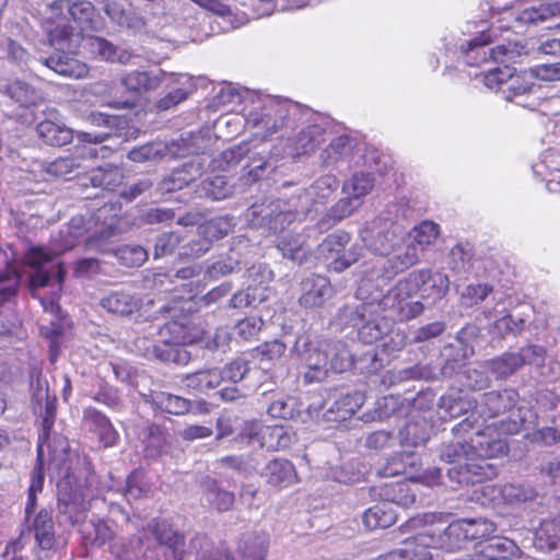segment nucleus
Here are the masks:
<instances>
[{
  "mask_svg": "<svg viewBox=\"0 0 560 560\" xmlns=\"http://www.w3.org/2000/svg\"><path fill=\"white\" fill-rule=\"evenodd\" d=\"M425 279H429V269L413 270L406 278L399 280L396 284V296L399 300L411 298L422 293V287Z\"/></svg>",
  "mask_w": 560,
  "mask_h": 560,
  "instance_id": "obj_37",
  "label": "nucleus"
},
{
  "mask_svg": "<svg viewBox=\"0 0 560 560\" xmlns=\"http://www.w3.org/2000/svg\"><path fill=\"white\" fill-rule=\"evenodd\" d=\"M260 326L261 319L256 317H245L236 324V331L240 337L248 340L258 334Z\"/></svg>",
  "mask_w": 560,
  "mask_h": 560,
  "instance_id": "obj_60",
  "label": "nucleus"
},
{
  "mask_svg": "<svg viewBox=\"0 0 560 560\" xmlns=\"http://www.w3.org/2000/svg\"><path fill=\"white\" fill-rule=\"evenodd\" d=\"M101 264L97 258H81L74 264L75 277H91L100 273Z\"/></svg>",
  "mask_w": 560,
  "mask_h": 560,
  "instance_id": "obj_61",
  "label": "nucleus"
},
{
  "mask_svg": "<svg viewBox=\"0 0 560 560\" xmlns=\"http://www.w3.org/2000/svg\"><path fill=\"white\" fill-rule=\"evenodd\" d=\"M534 546L545 552L560 548V515L540 522L535 530Z\"/></svg>",
  "mask_w": 560,
  "mask_h": 560,
  "instance_id": "obj_22",
  "label": "nucleus"
},
{
  "mask_svg": "<svg viewBox=\"0 0 560 560\" xmlns=\"http://www.w3.org/2000/svg\"><path fill=\"white\" fill-rule=\"evenodd\" d=\"M109 553L114 560H138L132 541L124 537L109 542Z\"/></svg>",
  "mask_w": 560,
  "mask_h": 560,
  "instance_id": "obj_51",
  "label": "nucleus"
},
{
  "mask_svg": "<svg viewBox=\"0 0 560 560\" xmlns=\"http://www.w3.org/2000/svg\"><path fill=\"white\" fill-rule=\"evenodd\" d=\"M83 421L89 424L90 432L97 436L104 448L113 447L119 442V433L109 418L94 407L83 410Z\"/></svg>",
  "mask_w": 560,
  "mask_h": 560,
  "instance_id": "obj_13",
  "label": "nucleus"
},
{
  "mask_svg": "<svg viewBox=\"0 0 560 560\" xmlns=\"http://www.w3.org/2000/svg\"><path fill=\"white\" fill-rule=\"evenodd\" d=\"M105 14L120 26L132 25V3L129 0H94Z\"/></svg>",
  "mask_w": 560,
  "mask_h": 560,
  "instance_id": "obj_33",
  "label": "nucleus"
},
{
  "mask_svg": "<svg viewBox=\"0 0 560 560\" xmlns=\"http://www.w3.org/2000/svg\"><path fill=\"white\" fill-rule=\"evenodd\" d=\"M374 187V178L369 173H357L351 178V194L355 198L368 195Z\"/></svg>",
  "mask_w": 560,
  "mask_h": 560,
  "instance_id": "obj_56",
  "label": "nucleus"
},
{
  "mask_svg": "<svg viewBox=\"0 0 560 560\" xmlns=\"http://www.w3.org/2000/svg\"><path fill=\"white\" fill-rule=\"evenodd\" d=\"M33 532L35 546L39 551H54L57 547V536L55 523L51 514L46 510H40L33 522Z\"/></svg>",
  "mask_w": 560,
  "mask_h": 560,
  "instance_id": "obj_20",
  "label": "nucleus"
},
{
  "mask_svg": "<svg viewBox=\"0 0 560 560\" xmlns=\"http://www.w3.org/2000/svg\"><path fill=\"white\" fill-rule=\"evenodd\" d=\"M78 533L81 546L86 550L100 549L106 544L112 542L116 537L110 521L98 516H93L82 522L78 527Z\"/></svg>",
  "mask_w": 560,
  "mask_h": 560,
  "instance_id": "obj_8",
  "label": "nucleus"
},
{
  "mask_svg": "<svg viewBox=\"0 0 560 560\" xmlns=\"http://www.w3.org/2000/svg\"><path fill=\"white\" fill-rule=\"evenodd\" d=\"M353 212V206L350 198H341L334 206L329 208L326 213L328 220L332 223L339 222L342 219L351 215Z\"/></svg>",
  "mask_w": 560,
  "mask_h": 560,
  "instance_id": "obj_58",
  "label": "nucleus"
},
{
  "mask_svg": "<svg viewBox=\"0 0 560 560\" xmlns=\"http://www.w3.org/2000/svg\"><path fill=\"white\" fill-rule=\"evenodd\" d=\"M430 535L425 530L406 539L398 549L381 557V560H433Z\"/></svg>",
  "mask_w": 560,
  "mask_h": 560,
  "instance_id": "obj_12",
  "label": "nucleus"
},
{
  "mask_svg": "<svg viewBox=\"0 0 560 560\" xmlns=\"http://www.w3.org/2000/svg\"><path fill=\"white\" fill-rule=\"evenodd\" d=\"M191 165H184L174 170L168 176L163 178L159 184V189L163 194L180 190L195 180L194 174L190 172Z\"/></svg>",
  "mask_w": 560,
  "mask_h": 560,
  "instance_id": "obj_39",
  "label": "nucleus"
},
{
  "mask_svg": "<svg viewBox=\"0 0 560 560\" xmlns=\"http://www.w3.org/2000/svg\"><path fill=\"white\" fill-rule=\"evenodd\" d=\"M200 234L202 238H198L188 244L190 247L189 252H184V255L191 257H199L210 248V242L212 240H220L226 236L231 230V221L225 217H218L207 221L200 228Z\"/></svg>",
  "mask_w": 560,
  "mask_h": 560,
  "instance_id": "obj_11",
  "label": "nucleus"
},
{
  "mask_svg": "<svg viewBox=\"0 0 560 560\" xmlns=\"http://www.w3.org/2000/svg\"><path fill=\"white\" fill-rule=\"evenodd\" d=\"M221 466L241 474H253L257 470V462L249 454L228 455L219 460Z\"/></svg>",
  "mask_w": 560,
  "mask_h": 560,
  "instance_id": "obj_44",
  "label": "nucleus"
},
{
  "mask_svg": "<svg viewBox=\"0 0 560 560\" xmlns=\"http://www.w3.org/2000/svg\"><path fill=\"white\" fill-rule=\"evenodd\" d=\"M533 74L545 81L560 80V62L552 65H539L532 69Z\"/></svg>",
  "mask_w": 560,
  "mask_h": 560,
  "instance_id": "obj_64",
  "label": "nucleus"
},
{
  "mask_svg": "<svg viewBox=\"0 0 560 560\" xmlns=\"http://www.w3.org/2000/svg\"><path fill=\"white\" fill-rule=\"evenodd\" d=\"M483 495H489L488 503L518 505L533 501L537 497L536 490L528 485L506 483L501 487L483 486L481 488Z\"/></svg>",
  "mask_w": 560,
  "mask_h": 560,
  "instance_id": "obj_9",
  "label": "nucleus"
},
{
  "mask_svg": "<svg viewBox=\"0 0 560 560\" xmlns=\"http://www.w3.org/2000/svg\"><path fill=\"white\" fill-rule=\"evenodd\" d=\"M206 497L209 504L218 512L230 511L235 502L234 492L223 489L215 479L207 481Z\"/></svg>",
  "mask_w": 560,
  "mask_h": 560,
  "instance_id": "obj_35",
  "label": "nucleus"
},
{
  "mask_svg": "<svg viewBox=\"0 0 560 560\" xmlns=\"http://www.w3.org/2000/svg\"><path fill=\"white\" fill-rule=\"evenodd\" d=\"M121 83L127 91L140 95L158 89L160 79L148 71H132L121 79Z\"/></svg>",
  "mask_w": 560,
  "mask_h": 560,
  "instance_id": "obj_36",
  "label": "nucleus"
},
{
  "mask_svg": "<svg viewBox=\"0 0 560 560\" xmlns=\"http://www.w3.org/2000/svg\"><path fill=\"white\" fill-rule=\"evenodd\" d=\"M448 288L450 280L446 275L429 270V279H425L422 287L421 299L436 303L446 295Z\"/></svg>",
  "mask_w": 560,
  "mask_h": 560,
  "instance_id": "obj_38",
  "label": "nucleus"
},
{
  "mask_svg": "<svg viewBox=\"0 0 560 560\" xmlns=\"http://www.w3.org/2000/svg\"><path fill=\"white\" fill-rule=\"evenodd\" d=\"M77 167L75 160L71 156L58 158L46 166V173L54 177H66Z\"/></svg>",
  "mask_w": 560,
  "mask_h": 560,
  "instance_id": "obj_55",
  "label": "nucleus"
},
{
  "mask_svg": "<svg viewBox=\"0 0 560 560\" xmlns=\"http://www.w3.org/2000/svg\"><path fill=\"white\" fill-rule=\"evenodd\" d=\"M411 526L423 527L430 535V544L433 549L446 552H455L464 548L467 536L463 523L459 520L448 523V514L442 512H429L411 518Z\"/></svg>",
  "mask_w": 560,
  "mask_h": 560,
  "instance_id": "obj_1",
  "label": "nucleus"
},
{
  "mask_svg": "<svg viewBox=\"0 0 560 560\" xmlns=\"http://www.w3.org/2000/svg\"><path fill=\"white\" fill-rule=\"evenodd\" d=\"M5 94L20 107H35L44 101L40 90L23 80H13L5 85Z\"/></svg>",
  "mask_w": 560,
  "mask_h": 560,
  "instance_id": "obj_25",
  "label": "nucleus"
},
{
  "mask_svg": "<svg viewBox=\"0 0 560 560\" xmlns=\"http://www.w3.org/2000/svg\"><path fill=\"white\" fill-rule=\"evenodd\" d=\"M245 436H256L260 447L269 452L289 448L295 441V434L281 424L264 425L248 423L244 429Z\"/></svg>",
  "mask_w": 560,
  "mask_h": 560,
  "instance_id": "obj_6",
  "label": "nucleus"
},
{
  "mask_svg": "<svg viewBox=\"0 0 560 560\" xmlns=\"http://www.w3.org/2000/svg\"><path fill=\"white\" fill-rule=\"evenodd\" d=\"M148 529L158 544L167 547L172 551L174 560H184L186 537L182 532L174 529L172 523L164 518L154 517L148 524Z\"/></svg>",
  "mask_w": 560,
  "mask_h": 560,
  "instance_id": "obj_10",
  "label": "nucleus"
},
{
  "mask_svg": "<svg viewBox=\"0 0 560 560\" xmlns=\"http://www.w3.org/2000/svg\"><path fill=\"white\" fill-rule=\"evenodd\" d=\"M401 271V268H399L397 260L393 256L387 259L377 260L371 269V275L377 280H392Z\"/></svg>",
  "mask_w": 560,
  "mask_h": 560,
  "instance_id": "obj_50",
  "label": "nucleus"
},
{
  "mask_svg": "<svg viewBox=\"0 0 560 560\" xmlns=\"http://www.w3.org/2000/svg\"><path fill=\"white\" fill-rule=\"evenodd\" d=\"M40 61L47 68L63 77L80 79L89 73V68L84 62L69 56L65 51L42 58Z\"/></svg>",
  "mask_w": 560,
  "mask_h": 560,
  "instance_id": "obj_21",
  "label": "nucleus"
},
{
  "mask_svg": "<svg viewBox=\"0 0 560 560\" xmlns=\"http://www.w3.org/2000/svg\"><path fill=\"white\" fill-rule=\"evenodd\" d=\"M489 459L477 454L469 456L465 463L452 467L448 470V476L462 486H472L491 480L497 477L498 468Z\"/></svg>",
  "mask_w": 560,
  "mask_h": 560,
  "instance_id": "obj_4",
  "label": "nucleus"
},
{
  "mask_svg": "<svg viewBox=\"0 0 560 560\" xmlns=\"http://www.w3.org/2000/svg\"><path fill=\"white\" fill-rule=\"evenodd\" d=\"M492 290V285L488 283L469 284L465 288L463 296L467 299L470 304H478L482 302Z\"/></svg>",
  "mask_w": 560,
  "mask_h": 560,
  "instance_id": "obj_59",
  "label": "nucleus"
},
{
  "mask_svg": "<svg viewBox=\"0 0 560 560\" xmlns=\"http://www.w3.org/2000/svg\"><path fill=\"white\" fill-rule=\"evenodd\" d=\"M63 3L68 4L70 16L79 23L89 22L92 20L94 5L90 1L78 0L69 4L68 0H56L54 4L62 8Z\"/></svg>",
  "mask_w": 560,
  "mask_h": 560,
  "instance_id": "obj_46",
  "label": "nucleus"
},
{
  "mask_svg": "<svg viewBox=\"0 0 560 560\" xmlns=\"http://www.w3.org/2000/svg\"><path fill=\"white\" fill-rule=\"evenodd\" d=\"M57 508L71 525H81L88 517L90 502L82 487H72L69 481L58 483Z\"/></svg>",
  "mask_w": 560,
  "mask_h": 560,
  "instance_id": "obj_3",
  "label": "nucleus"
},
{
  "mask_svg": "<svg viewBox=\"0 0 560 560\" xmlns=\"http://www.w3.org/2000/svg\"><path fill=\"white\" fill-rule=\"evenodd\" d=\"M302 294L299 298V304L303 308H317L322 307L325 303L326 296L331 291L328 278L312 275L301 282Z\"/></svg>",
  "mask_w": 560,
  "mask_h": 560,
  "instance_id": "obj_16",
  "label": "nucleus"
},
{
  "mask_svg": "<svg viewBox=\"0 0 560 560\" xmlns=\"http://www.w3.org/2000/svg\"><path fill=\"white\" fill-rule=\"evenodd\" d=\"M159 335L164 346L178 348L179 346L202 341L206 337V330L199 323L190 319L185 322L170 320L160 328Z\"/></svg>",
  "mask_w": 560,
  "mask_h": 560,
  "instance_id": "obj_7",
  "label": "nucleus"
},
{
  "mask_svg": "<svg viewBox=\"0 0 560 560\" xmlns=\"http://www.w3.org/2000/svg\"><path fill=\"white\" fill-rule=\"evenodd\" d=\"M247 369L246 364L241 361H233L226 364L223 369H220V373L222 376V384L224 382H230L232 384H237L243 380L246 374Z\"/></svg>",
  "mask_w": 560,
  "mask_h": 560,
  "instance_id": "obj_57",
  "label": "nucleus"
},
{
  "mask_svg": "<svg viewBox=\"0 0 560 560\" xmlns=\"http://www.w3.org/2000/svg\"><path fill=\"white\" fill-rule=\"evenodd\" d=\"M180 236L174 232L164 233L158 237L154 245L155 257H163L174 253L180 244Z\"/></svg>",
  "mask_w": 560,
  "mask_h": 560,
  "instance_id": "obj_54",
  "label": "nucleus"
},
{
  "mask_svg": "<svg viewBox=\"0 0 560 560\" xmlns=\"http://www.w3.org/2000/svg\"><path fill=\"white\" fill-rule=\"evenodd\" d=\"M265 300L266 295L264 292H258V288L247 287L234 293L230 300V304L233 307L242 308L256 306Z\"/></svg>",
  "mask_w": 560,
  "mask_h": 560,
  "instance_id": "obj_47",
  "label": "nucleus"
},
{
  "mask_svg": "<svg viewBox=\"0 0 560 560\" xmlns=\"http://www.w3.org/2000/svg\"><path fill=\"white\" fill-rule=\"evenodd\" d=\"M477 560H520L522 557L521 548L514 540L493 536L485 544H480L476 550Z\"/></svg>",
  "mask_w": 560,
  "mask_h": 560,
  "instance_id": "obj_15",
  "label": "nucleus"
},
{
  "mask_svg": "<svg viewBox=\"0 0 560 560\" xmlns=\"http://www.w3.org/2000/svg\"><path fill=\"white\" fill-rule=\"evenodd\" d=\"M264 138H271L273 135L282 130L287 125V117L277 110L273 114L267 113L261 117Z\"/></svg>",
  "mask_w": 560,
  "mask_h": 560,
  "instance_id": "obj_52",
  "label": "nucleus"
},
{
  "mask_svg": "<svg viewBox=\"0 0 560 560\" xmlns=\"http://www.w3.org/2000/svg\"><path fill=\"white\" fill-rule=\"evenodd\" d=\"M518 393L512 388L491 390L482 395L481 413L488 418H495L511 411L518 401Z\"/></svg>",
  "mask_w": 560,
  "mask_h": 560,
  "instance_id": "obj_17",
  "label": "nucleus"
},
{
  "mask_svg": "<svg viewBox=\"0 0 560 560\" xmlns=\"http://www.w3.org/2000/svg\"><path fill=\"white\" fill-rule=\"evenodd\" d=\"M440 234V226L433 221H422L413 229V240L420 246L433 244Z\"/></svg>",
  "mask_w": 560,
  "mask_h": 560,
  "instance_id": "obj_48",
  "label": "nucleus"
},
{
  "mask_svg": "<svg viewBox=\"0 0 560 560\" xmlns=\"http://www.w3.org/2000/svg\"><path fill=\"white\" fill-rule=\"evenodd\" d=\"M121 265L126 267H139L148 258L147 250L139 245H124L116 252Z\"/></svg>",
  "mask_w": 560,
  "mask_h": 560,
  "instance_id": "obj_45",
  "label": "nucleus"
},
{
  "mask_svg": "<svg viewBox=\"0 0 560 560\" xmlns=\"http://www.w3.org/2000/svg\"><path fill=\"white\" fill-rule=\"evenodd\" d=\"M525 364V358L518 352L503 353L492 361V371L500 377H508Z\"/></svg>",
  "mask_w": 560,
  "mask_h": 560,
  "instance_id": "obj_41",
  "label": "nucleus"
},
{
  "mask_svg": "<svg viewBox=\"0 0 560 560\" xmlns=\"http://www.w3.org/2000/svg\"><path fill=\"white\" fill-rule=\"evenodd\" d=\"M19 282L20 273L13 266L0 271V305L16 296Z\"/></svg>",
  "mask_w": 560,
  "mask_h": 560,
  "instance_id": "obj_43",
  "label": "nucleus"
},
{
  "mask_svg": "<svg viewBox=\"0 0 560 560\" xmlns=\"http://www.w3.org/2000/svg\"><path fill=\"white\" fill-rule=\"evenodd\" d=\"M467 541H477L476 550L479 549L480 544H485L491 539L497 532V524L485 517L477 518H460Z\"/></svg>",
  "mask_w": 560,
  "mask_h": 560,
  "instance_id": "obj_32",
  "label": "nucleus"
},
{
  "mask_svg": "<svg viewBox=\"0 0 560 560\" xmlns=\"http://www.w3.org/2000/svg\"><path fill=\"white\" fill-rule=\"evenodd\" d=\"M494 433L495 431L490 427L476 433L475 439L470 441L475 454L493 458L508 453L509 447L506 442L494 438Z\"/></svg>",
  "mask_w": 560,
  "mask_h": 560,
  "instance_id": "obj_23",
  "label": "nucleus"
},
{
  "mask_svg": "<svg viewBox=\"0 0 560 560\" xmlns=\"http://www.w3.org/2000/svg\"><path fill=\"white\" fill-rule=\"evenodd\" d=\"M351 236L346 231H338L327 235L319 244V253L327 260L332 270L341 272L359 260L360 252L358 246L347 248Z\"/></svg>",
  "mask_w": 560,
  "mask_h": 560,
  "instance_id": "obj_2",
  "label": "nucleus"
},
{
  "mask_svg": "<svg viewBox=\"0 0 560 560\" xmlns=\"http://www.w3.org/2000/svg\"><path fill=\"white\" fill-rule=\"evenodd\" d=\"M520 75H516L515 69L509 65L497 67L485 74L483 81L489 89H497L501 84L511 81L509 90L515 95L526 94L532 90L530 84L518 83Z\"/></svg>",
  "mask_w": 560,
  "mask_h": 560,
  "instance_id": "obj_24",
  "label": "nucleus"
},
{
  "mask_svg": "<svg viewBox=\"0 0 560 560\" xmlns=\"http://www.w3.org/2000/svg\"><path fill=\"white\" fill-rule=\"evenodd\" d=\"M145 401L155 410L175 416L187 413L191 407L190 400L165 392H151Z\"/></svg>",
  "mask_w": 560,
  "mask_h": 560,
  "instance_id": "obj_28",
  "label": "nucleus"
},
{
  "mask_svg": "<svg viewBox=\"0 0 560 560\" xmlns=\"http://www.w3.org/2000/svg\"><path fill=\"white\" fill-rule=\"evenodd\" d=\"M211 560H265L261 552L243 547L238 541V555L234 556L228 547L226 541H221L219 546L210 552Z\"/></svg>",
  "mask_w": 560,
  "mask_h": 560,
  "instance_id": "obj_40",
  "label": "nucleus"
},
{
  "mask_svg": "<svg viewBox=\"0 0 560 560\" xmlns=\"http://www.w3.org/2000/svg\"><path fill=\"white\" fill-rule=\"evenodd\" d=\"M411 454L398 453L392 456L381 469L383 477H395L405 475L407 470L406 459L411 458Z\"/></svg>",
  "mask_w": 560,
  "mask_h": 560,
  "instance_id": "obj_53",
  "label": "nucleus"
},
{
  "mask_svg": "<svg viewBox=\"0 0 560 560\" xmlns=\"http://www.w3.org/2000/svg\"><path fill=\"white\" fill-rule=\"evenodd\" d=\"M36 133L43 142L51 147L69 144L74 138L72 129L50 119L39 121L36 126Z\"/></svg>",
  "mask_w": 560,
  "mask_h": 560,
  "instance_id": "obj_27",
  "label": "nucleus"
},
{
  "mask_svg": "<svg viewBox=\"0 0 560 560\" xmlns=\"http://www.w3.org/2000/svg\"><path fill=\"white\" fill-rule=\"evenodd\" d=\"M324 142V130L317 125H310L301 129L292 140L294 155H310Z\"/></svg>",
  "mask_w": 560,
  "mask_h": 560,
  "instance_id": "obj_29",
  "label": "nucleus"
},
{
  "mask_svg": "<svg viewBox=\"0 0 560 560\" xmlns=\"http://www.w3.org/2000/svg\"><path fill=\"white\" fill-rule=\"evenodd\" d=\"M365 232L369 234L364 236V241L380 256L390 255L402 241V232L389 220H374Z\"/></svg>",
  "mask_w": 560,
  "mask_h": 560,
  "instance_id": "obj_5",
  "label": "nucleus"
},
{
  "mask_svg": "<svg viewBox=\"0 0 560 560\" xmlns=\"http://www.w3.org/2000/svg\"><path fill=\"white\" fill-rule=\"evenodd\" d=\"M396 520V512L385 501L366 509L362 514V523L368 530L388 528Z\"/></svg>",
  "mask_w": 560,
  "mask_h": 560,
  "instance_id": "obj_30",
  "label": "nucleus"
},
{
  "mask_svg": "<svg viewBox=\"0 0 560 560\" xmlns=\"http://www.w3.org/2000/svg\"><path fill=\"white\" fill-rule=\"evenodd\" d=\"M327 365L326 359L322 358V361H316L314 366H307V370L303 373L304 384L319 383L327 377Z\"/></svg>",
  "mask_w": 560,
  "mask_h": 560,
  "instance_id": "obj_62",
  "label": "nucleus"
},
{
  "mask_svg": "<svg viewBox=\"0 0 560 560\" xmlns=\"http://www.w3.org/2000/svg\"><path fill=\"white\" fill-rule=\"evenodd\" d=\"M101 306L110 314L130 317L140 312L142 301L125 291H113L101 300Z\"/></svg>",
  "mask_w": 560,
  "mask_h": 560,
  "instance_id": "obj_19",
  "label": "nucleus"
},
{
  "mask_svg": "<svg viewBox=\"0 0 560 560\" xmlns=\"http://www.w3.org/2000/svg\"><path fill=\"white\" fill-rule=\"evenodd\" d=\"M187 97L188 93L184 89H174L156 102V108L159 110H167L184 102Z\"/></svg>",
  "mask_w": 560,
  "mask_h": 560,
  "instance_id": "obj_63",
  "label": "nucleus"
},
{
  "mask_svg": "<svg viewBox=\"0 0 560 560\" xmlns=\"http://www.w3.org/2000/svg\"><path fill=\"white\" fill-rule=\"evenodd\" d=\"M166 430L160 424L150 423L144 433L145 453L147 456L160 455L164 450L166 441Z\"/></svg>",
  "mask_w": 560,
  "mask_h": 560,
  "instance_id": "obj_42",
  "label": "nucleus"
},
{
  "mask_svg": "<svg viewBox=\"0 0 560 560\" xmlns=\"http://www.w3.org/2000/svg\"><path fill=\"white\" fill-rule=\"evenodd\" d=\"M410 482L415 483V480L384 482L380 488V495L386 503L392 502L405 508L411 506L416 502L417 495Z\"/></svg>",
  "mask_w": 560,
  "mask_h": 560,
  "instance_id": "obj_26",
  "label": "nucleus"
},
{
  "mask_svg": "<svg viewBox=\"0 0 560 560\" xmlns=\"http://www.w3.org/2000/svg\"><path fill=\"white\" fill-rule=\"evenodd\" d=\"M365 395L359 390L339 394L326 411L327 419L342 422L350 418L363 406Z\"/></svg>",
  "mask_w": 560,
  "mask_h": 560,
  "instance_id": "obj_18",
  "label": "nucleus"
},
{
  "mask_svg": "<svg viewBox=\"0 0 560 560\" xmlns=\"http://www.w3.org/2000/svg\"><path fill=\"white\" fill-rule=\"evenodd\" d=\"M287 350V346L280 339L264 341L255 349L261 361H273L280 359Z\"/></svg>",
  "mask_w": 560,
  "mask_h": 560,
  "instance_id": "obj_49",
  "label": "nucleus"
},
{
  "mask_svg": "<svg viewBox=\"0 0 560 560\" xmlns=\"http://www.w3.org/2000/svg\"><path fill=\"white\" fill-rule=\"evenodd\" d=\"M124 178V172L117 165L92 170L89 177L93 187H101L105 190H115L122 184Z\"/></svg>",
  "mask_w": 560,
  "mask_h": 560,
  "instance_id": "obj_34",
  "label": "nucleus"
},
{
  "mask_svg": "<svg viewBox=\"0 0 560 560\" xmlns=\"http://www.w3.org/2000/svg\"><path fill=\"white\" fill-rule=\"evenodd\" d=\"M183 383L189 390L203 393L219 387L222 384V376L220 369L212 368L186 374Z\"/></svg>",
  "mask_w": 560,
  "mask_h": 560,
  "instance_id": "obj_31",
  "label": "nucleus"
},
{
  "mask_svg": "<svg viewBox=\"0 0 560 560\" xmlns=\"http://www.w3.org/2000/svg\"><path fill=\"white\" fill-rule=\"evenodd\" d=\"M261 476L267 485L277 489L288 488L299 481L295 466L283 457L269 460L264 467Z\"/></svg>",
  "mask_w": 560,
  "mask_h": 560,
  "instance_id": "obj_14",
  "label": "nucleus"
}]
</instances>
